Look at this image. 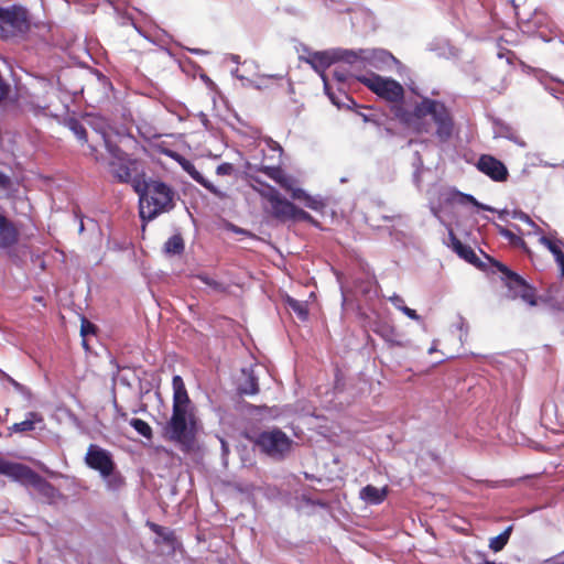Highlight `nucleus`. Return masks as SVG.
<instances>
[{
    "label": "nucleus",
    "instance_id": "obj_22",
    "mask_svg": "<svg viewBox=\"0 0 564 564\" xmlns=\"http://www.w3.org/2000/svg\"><path fill=\"white\" fill-rule=\"evenodd\" d=\"M446 195H447V200L448 202L457 203V204H460V205L473 204L474 206L478 207L479 209L488 210V212H495V208H492L491 206H488V205L479 203L473 195L464 194V193L455 191V189L448 191L446 193Z\"/></svg>",
    "mask_w": 564,
    "mask_h": 564
},
{
    "label": "nucleus",
    "instance_id": "obj_44",
    "mask_svg": "<svg viewBox=\"0 0 564 564\" xmlns=\"http://www.w3.org/2000/svg\"><path fill=\"white\" fill-rule=\"evenodd\" d=\"M389 301L392 303V305L401 311V308H403L405 305H404V300L398 295V294H393L389 297Z\"/></svg>",
    "mask_w": 564,
    "mask_h": 564
},
{
    "label": "nucleus",
    "instance_id": "obj_38",
    "mask_svg": "<svg viewBox=\"0 0 564 564\" xmlns=\"http://www.w3.org/2000/svg\"><path fill=\"white\" fill-rule=\"evenodd\" d=\"M422 165H423L422 159L419 155V153H416L415 172L413 174V180L417 187H420V183H421L420 175H421Z\"/></svg>",
    "mask_w": 564,
    "mask_h": 564
},
{
    "label": "nucleus",
    "instance_id": "obj_26",
    "mask_svg": "<svg viewBox=\"0 0 564 564\" xmlns=\"http://www.w3.org/2000/svg\"><path fill=\"white\" fill-rule=\"evenodd\" d=\"M106 484V488L109 491H119L124 486L123 476L115 469L109 470L107 475L100 476Z\"/></svg>",
    "mask_w": 564,
    "mask_h": 564
},
{
    "label": "nucleus",
    "instance_id": "obj_46",
    "mask_svg": "<svg viewBox=\"0 0 564 564\" xmlns=\"http://www.w3.org/2000/svg\"><path fill=\"white\" fill-rule=\"evenodd\" d=\"M545 564H564V551L555 557L546 560Z\"/></svg>",
    "mask_w": 564,
    "mask_h": 564
},
{
    "label": "nucleus",
    "instance_id": "obj_21",
    "mask_svg": "<svg viewBox=\"0 0 564 564\" xmlns=\"http://www.w3.org/2000/svg\"><path fill=\"white\" fill-rule=\"evenodd\" d=\"M263 174L268 177L280 184L284 189H292V185H294V180L286 175L282 169L275 166H261L259 169Z\"/></svg>",
    "mask_w": 564,
    "mask_h": 564
},
{
    "label": "nucleus",
    "instance_id": "obj_49",
    "mask_svg": "<svg viewBox=\"0 0 564 564\" xmlns=\"http://www.w3.org/2000/svg\"><path fill=\"white\" fill-rule=\"evenodd\" d=\"M269 147L272 149V150H276L279 151V153L281 154L282 153V148L280 147V144H278L276 142L270 140L269 141Z\"/></svg>",
    "mask_w": 564,
    "mask_h": 564
},
{
    "label": "nucleus",
    "instance_id": "obj_51",
    "mask_svg": "<svg viewBox=\"0 0 564 564\" xmlns=\"http://www.w3.org/2000/svg\"><path fill=\"white\" fill-rule=\"evenodd\" d=\"M458 327H459L460 332H463L464 327H466V323L462 317H459Z\"/></svg>",
    "mask_w": 564,
    "mask_h": 564
},
{
    "label": "nucleus",
    "instance_id": "obj_41",
    "mask_svg": "<svg viewBox=\"0 0 564 564\" xmlns=\"http://www.w3.org/2000/svg\"><path fill=\"white\" fill-rule=\"evenodd\" d=\"M288 191L291 192V196L294 199L305 200V198L307 196V193L304 189L294 187V185H292V189H288Z\"/></svg>",
    "mask_w": 564,
    "mask_h": 564
},
{
    "label": "nucleus",
    "instance_id": "obj_33",
    "mask_svg": "<svg viewBox=\"0 0 564 564\" xmlns=\"http://www.w3.org/2000/svg\"><path fill=\"white\" fill-rule=\"evenodd\" d=\"M130 425L142 436L147 438H151L152 436V429L151 426L141 419H131Z\"/></svg>",
    "mask_w": 564,
    "mask_h": 564
},
{
    "label": "nucleus",
    "instance_id": "obj_43",
    "mask_svg": "<svg viewBox=\"0 0 564 564\" xmlns=\"http://www.w3.org/2000/svg\"><path fill=\"white\" fill-rule=\"evenodd\" d=\"M334 78L339 83H345L348 78V70L344 68H336L333 73Z\"/></svg>",
    "mask_w": 564,
    "mask_h": 564
},
{
    "label": "nucleus",
    "instance_id": "obj_18",
    "mask_svg": "<svg viewBox=\"0 0 564 564\" xmlns=\"http://www.w3.org/2000/svg\"><path fill=\"white\" fill-rule=\"evenodd\" d=\"M87 123L97 134L100 135L106 149H109V144H113L111 141L112 128L104 117L88 116Z\"/></svg>",
    "mask_w": 564,
    "mask_h": 564
},
{
    "label": "nucleus",
    "instance_id": "obj_31",
    "mask_svg": "<svg viewBox=\"0 0 564 564\" xmlns=\"http://www.w3.org/2000/svg\"><path fill=\"white\" fill-rule=\"evenodd\" d=\"M241 394H257L259 392L258 378L253 375V371L247 373L246 381L239 386Z\"/></svg>",
    "mask_w": 564,
    "mask_h": 564
},
{
    "label": "nucleus",
    "instance_id": "obj_6",
    "mask_svg": "<svg viewBox=\"0 0 564 564\" xmlns=\"http://www.w3.org/2000/svg\"><path fill=\"white\" fill-rule=\"evenodd\" d=\"M348 50H334V51H324V52H315L311 54L306 62L312 66V68L319 74L323 83L324 89L330 101L338 108L348 107V102H352V100L348 97V95L341 90L338 94H335L330 90L327 77L325 75V70L335 62L344 61L346 62L345 53Z\"/></svg>",
    "mask_w": 564,
    "mask_h": 564
},
{
    "label": "nucleus",
    "instance_id": "obj_53",
    "mask_svg": "<svg viewBox=\"0 0 564 564\" xmlns=\"http://www.w3.org/2000/svg\"><path fill=\"white\" fill-rule=\"evenodd\" d=\"M231 59H232L235 63H238V62H239V56H238V55H232V56H231Z\"/></svg>",
    "mask_w": 564,
    "mask_h": 564
},
{
    "label": "nucleus",
    "instance_id": "obj_54",
    "mask_svg": "<svg viewBox=\"0 0 564 564\" xmlns=\"http://www.w3.org/2000/svg\"><path fill=\"white\" fill-rule=\"evenodd\" d=\"M192 52L195 53V54H202L203 53V51L199 50V48L192 50Z\"/></svg>",
    "mask_w": 564,
    "mask_h": 564
},
{
    "label": "nucleus",
    "instance_id": "obj_29",
    "mask_svg": "<svg viewBox=\"0 0 564 564\" xmlns=\"http://www.w3.org/2000/svg\"><path fill=\"white\" fill-rule=\"evenodd\" d=\"M285 301L288 306L297 315L300 319H307L308 308L306 302L297 301L291 296H288Z\"/></svg>",
    "mask_w": 564,
    "mask_h": 564
},
{
    "label": "nucleus",
    "instance_id": "obj_27",
    "mask_svg": "<svg viewBox=\"0 0 564 564\" xmlns=\"http://www.w3.org/2000/svg\"><path fill=\"white\" fill-rule=\"evenodd\" d=\"M510 217H512L513 219H517V220H520L524 224L528 225L529 227V230L527 232H522L521 229L513 225V228L520 232L521 235H524V234H528V235H531V234H534V235H538L540 234V228L535 225V223L530 218V216L525 213H523L522 210H512L511 214H510Z\"/></svg>",
    "mask_w": 564,
    "mask_h": 564
},
{
    "label": "nucleus",
    "instance_id": "obj_34",
    "mask_svg": "<svg viewBox=\"0 0 564 564\" xmlns=\"http://www.w3.org/2000/svg\"><path fill=\"white\" fill-rule=\"evenodd\" d=\"M499 235L509 240L514 246L523 245V240L520 236L516 235L512 230L502 227L501 225L495 224Z\"/></svg>",
    "mask_w": 564,
    "mask_h": 564
},
{
    "label": "nucleus",
    "instance_id": "obj_9",
    "mask_svg": "<svg viewBox=\"0 0 564 564\" xmlns=\"http://www.w3.org/2000/svg\"><path fill=\"white\" fill-rule=\"evenodd\" d=\"M356 79L386 101L400 102L403 99L404 89L402 85L392 78L369 73L356 76Z\"/></svg>",
    "mask_w": 564,
    "mask_h": 564
},
{
    "label": "nucleus",
    "instance_id": "obj_2",
    "mask_svg": "<svg viewBox=\"0 0 564 564\" xmlns=\"http://www.w3.org/2000/svg\"><path fill=\"white\" fill-rule=\"evenodd\" d=\"M395 116L406 128L417 133L430 131V124L426 121V117L430 116L437 126L436 135L441 141H446L452 135L451 115L445 105L438 100L424 97L411 111L398 107Z\"/></svg>",
    "mask_w": 564,
    "mask_h": 564
},
{
    "label": "nucleus",
    "instance_id": "obj_4",
    "mask_svg": "<svg viewBox=\"0 0 564 564\" xmlns=\"http://www.w3.org/2000/svg\"><path fill=\"white\" fill-rule=\"evenodd\" d=\"M33 29H45V25L32 23L26 8L19 4L0 7V40L25 41Z\"/></svg>",
    "mask_w": 564,
    "mask_h": 564
},
{
    "label": "nucleus",
    "instance_id": "obj_10",
    "mask_svg": "<svg viewBox=\"0 0 564 564\" xmlns=\"http://www.w3.org/2000/svg\"><path fill=\"white\" fill-rule=\"evenodd\" d=\"M253 442L261 452L276 459L283 458L291 451L293 444V441L279 429L259 433Z\"/></svg>",
    "mask_w": 564,
    "mask_h": 564
},
{
    "label": "nucleus",
    "instance_id": "obj_55",
    "mask_svg": "<svg viewBox=\"0 0 564 564\" xmlns=\"http://www.w3.org/2000/svg\"><path fill=\"white\" fill-rule=\"evenodd\" d=\"M203 123H204L205 126H206V123H207V118H206V116H205V115L203 116Z\"/></svg>",
    "mask_w": 564,
    "mask_h": 564
},
{
    "label": "nucleus",
    "instance_id": "obj_24",
    "mask_svg": "<svg viewBox=\"0 0 564 564\" xmlns=\"http://www.w3.org/2000/svg\"><path fill=\"white\" fill-rule=\"evenodd\" d=\"M43 421L44 420H43L42 414H40L37 412H29L25 415V420H23L19 423H14L12 425L11 430L17 433L33 431L35 429V425L37 423H43Z\"/></svg>",
    "mask_w": 564,
    "mask_h": 564
},
{
    "label": "nucleus",
    "instance_id": "obj_42",
    "mask_svg": "<svg viewBox=\"0 0 564 564\" xmlns=\"http://www.w3.org/2000/svg\"><path fill=\"white\" fill-rule=\"evenodd\" d=\"M291 219H300V220H312V216L306 213L305 210L303 209H300L295 206V212L293 213V216L291 217Z\"/></svg>",
    "mask_w": 564,
    "mask_h": 564
},
{
    "label": "nucleus",
    "instance_id": "obj_47",
    "mask_svg": "<svg viewBox=\"0 0 564 564\" xmlns=\"http://www.w3.org/2000/svg\"><path fill=\"white\" fill-rule=\"evenodd\" d=\"M9 185H10V177L6 173L0 172V186L2 188H7V187H9Z\"/></svg>",
    "mask_w": 564,
    "mask_h": 564
},
{
    "label": "nucleus",
    "instance_id": "obj_8",
    "mask_svg": "<svg viewBox=\"0 0 564 564\" xmlns=\"http://www.w3.org/2000/svg\"><path fill=\"white\" fill-rule=\"evenodd\" d=\"M346 63L356 69L371 67L378 70H386L399 61L388 51L382 48L348 50L345 53Z\"/></svg>",
    "mask_w": 564,
    "mask_h": 564
},
{
    "label": "nucleus",
    "instance_id": "obj_50",
    "mask_svg": "<svg viewBox=\"0 0 564 564\" xmlns=\"http://www.w3.org/2000/svg\"><path fill=\"white\" fill-rule=\"evenodd\" d=\"M498 214H499L500 219H505L507 216H510L511 212L503 209V210L498 212Z\"/></svg>",
    "mask_w": 564,
    "mask_h": 564
},
{
    "label": "nucleus",
    "instance_id": "obj_57",
    "mask_svg": "<svg viewBox=\"0 0 564 564\" xmlns=\"http://www.w3.org/2000/svg\"><path fill=\"white\" fill-rule=\"evenodd\" d=\"M484 564H495L494 562L485 561Z\"/></svg>",
    "mask_w": 564,
    "mask_h": 564
},
{
    "label": "nucleus",
    "instance_id": "obj_7",
    "mask_svg": "<svg viewBox=\"0 0 564 564\" xmlns=\"http://www.w3.org/2000/svg\"><path fill=\"white\" fill-rule=\"evenodd\" d=\"M0 475L7 476L22 485L34 487L46 497H53L55 488L29 466L0 457Z\"/></svg>",
    "mask_w": 564,
    "mask_h": 564
},
{
    "label": "nucleus",
    "instance_id": "obj_14",
    "mask_svg": "<svg viewBox=\"0 0 564 564\" xmlns=\"http://www.w3.org/2000/svg\"><path fill=\"white\" fill-rule=\"evenodd\" d=\"M477 167L480 172L488 175L496 182L507 180L508 171L505 164L491 155H481L478 160Z\"/></svg>",
    "mask_w": 564,
    "mask_h": 564
},
{
    "label": "nucleus",
    "instance_id": "obj_13",
    "mask_svg": "<svg viewBox=\"0 0 564 564\" xmlns=\"http://www.w3.org/2000/svg\"><path fill=\"white\" fill-rule=\"evenodd\" d=\"M265 197L271 206L272 215L281 220L291 219L295 212V205L285 198H282L279 192L274 188H270Z\"/></svg>",
    "mask_w": 564,
    "mask_h": 564
},
{
    "label": "nucleus",
    "instance_id": "obj_56",
    "mask_svg": "<svg viewBox=\"0 0 564 564\" xmlns=\"http://www.w3.org/2000/svg\"><path fill=\"white\" fill-rule=\"evenodd\" d=\"M549 91H550L553 96L557 97V96L555 95V93H554V90H553V89H549Z\"/></svg>",
    "mask_w": 564,
    "mask_h": 564
},
{
    "label": "nucleus",
    "instance_id": "obj_19",
    "mask_svg": "<svg viewBox=\"0 0 564 564\" xmlns=\"http://www.w3.org/2000/svg\"><path fill=\"white\" fill-rule=\"evenodd\" d=\"M539 241L549 249V251L553 254L554 260L558 267V271L561 276L564 275V251L562 249V241L557 239H552L545 236H541Z\"/></svg>",
    "mask_w": 564,
    "mask_h": 564
},
{
    "label": "nucleus",
    "instance_id": "obj_48",
    "mask_svg": "<svg viewBox=\"0 0 564 564\" xmlns=\"http://www.w3.org/2000/svg\"><path fill=\"white\" fill-rule=\"evenodd\" d=\"M10 382H11V384H12V386L18 390V391H20V392H22V393H24V392H25V393L30 394V391H29L24 386H22L21 383L17 382V381H15V380H13V379H10Z\"/></svg>",
    "mask_w": 564,
    "mask_h": 564
},
{
    "label": "nucleus",
    "instance_id": "obj_1",
    "mask_svg": "<svg viewBox=\"0 0 564 564\" xmlns=\"http://www.w3.org/2000/svg\"><path fill=\"white\" fill-rule=\"evenodd\" d=\"M172 386L173 411L164 431L169 440L189 446L194 442L197 432L196 416L181 376L173 377Z\"/></svg>",
    "mask_w": 564,
    "mask_h": 564
},
{
    "label": "nucleus",
    "instance_id": "obj_16",
    "mask_svg": "<svg viewBox=\"0 0 564 564\" xmlns=\"http://www.w3.org/2000/svg\"><path fill=\"white\" fill-rule=\"evenodd\" d=\"M147 525L155 534L154 543L156 545L165 547L167 552H175L180 547V541L173 530L154 522H148Z\"/></svg>",
    "mask_w": 564,
    "mask_h": 564
},
{
    "label": "nucleus",
    "instance_id": "obj_39",
    "mask_svg": "<svg viewBox=\"0 0 564 564\" xmlns=\"http://www.w3.org/2000/svg\"><path fill=\"white\" fill-rule=\"evenodd\" d=\"M304 202H305V206L306 207H308L311 209H314V210H318L323 206L321 199H318L316 197H312L308 194H307V196H306Z\"/></svg>",
    "mask_w": 564,
    "mask_h": 564
},
{
    "label": "nucleus",
    "instance_id": "obj_15",
    "mask_svg": "<svg viewBox=\"0 0 564 564\" xmlns=\"http://www.w3.org/2000/svg\"><path fill=\"white\" fill-rule=\"evenodd\" d=\"M19 241V230L14 223L8 218L4 209L0 206V249L7 250Z\"/></svg>",
    "mask_w": 564,
    "mask_h": 564
},
{
    "label": "nucleus",
    "instance_id": "obj_30",
    "mask_svg": "<svg viewBox=\"0 0 564 564\" xmlns=\"http://www.w3.org/2000/svg\"><path fill=\"white\" fill-rule=\"evenodd\" d=\"M511 531H512V527L510 525L503 532H501L499 535L491 538L489 541V547L494 552L501 551L508 543Z\"/></svg>",
    "mask_w": 564,
    "mask_h": 564
},
{
    "label": "nucleus",
    "instance_id": "obj_35",
    "mask_svg": "<svg viewBox=\"0 0 564 564\" xmlns=\"http://www.w3.org/2000/svg\"><path fill=\"white\" fill-rule=\"evenodd\" d=\"M69 128L78 140L83 141V142L87 141L86 129L80 122L73 120L69 122Z\"/></svg>",
    "mask_w": 564,
    "mask_h": 564
},
{
    "label": "nucleus",
    "instance_id": "obj_36",
    "mask_svg": "<svg viewBox=\"0 0 564 564\" xmlns=\"http://www.w3.org/2000/svg\"><path fill=\"white\" fill-rule=\"evenodd\" d=\"M197 279L200 280L204 284L210 286L215 291H223L224 286L218 281L214 280L213 278L206 275V274H199L197 275Z\"/></svg>",
    "mask_w": 564,
    "mask_h": 564
},
{
    "label": "nucleus",
    "instance_id": "obj_37",
    "mask_svg": "<svg viewBox=\"0 0 564 564\" xmlns=\"http://www.w3.org/2000/svg\"><path fill=\"white\" fill-rule=\"evenodd\" d=\"M235 172V166L231 163H221L216 169V174L219 176L231 175Z\"/></svg>",
    "mask_w": 564,
    "mask_h": 564
},
{
    "label": "nucleus",
    "instance_id": "obj_45",
    "mask_svg": "<svg viewBox=\"0 0 564 564\" xmlns=\"http://www.w3.org/2000/svg\"><path fill=\"white\" fill-rule=\"evenodd\" d=\"M401 312L413 321L421 322L422 319L421 316L414 310L408 307L406 305L403 308H401Z\"/></svg>",
    "mask_w": 564,
    "mask_h": 564
},
{
    "label": "nucleus",
    "instance_id": "obj_40",
    "mask_svg": "<svg viewBox=\"0 0 564 564\" xmlns=\"http://www.w3.org/2000/svg\"><path fill=\"white\" fill-rule=\"evenodd\" d=\"M94 333H95V325L91 324L90 322H88L87 319H83L82 326H80L82 336L86 337L88 334H94Z\"/></svg>",
    "mask_w": 564,
    "mask_h": 564
},
{
    "label": "nucleus",
    "instance_id": "obj_20",
    "mask_svg": "<svg viewBox=\"0 0 564 564\" xmlns=\"http://www.w3.org/2000/svg\"><path fill=\"white\" fill-rule=\"evenodd\" d=\"M387 487L378 488L372 485L365 486L364 488H361L359 492L360 499L369 505H379L383 502L384 499L387 498Z\"/></svg>",
    "mask_w": 564,
    "mask_h": 564
},
{
    "label": "nucleus",
    "instance_id": "obj_17",
    "mask_svg": "<svg viewBox=\"0 0 564 564\" xmlns=\"http://www.w3.org/2000/svg\"><path fill=\"white\" fill-rule=\"evenodd\" d=\"M498 269L508 280V285L510 288L519 286L521 288V297L528 302L530 305H534L535 301L533 299V294L531 293L530 289L525 285L523 279L518 275L517 273L509 270L505 264L499 263Z\"/></svg>",
    "mask_w": 564,
    "mask_h": 564
},
{
    "label": "nucleus",
    "instance_id": "obj_5",
    "mask_svg": "<svg viewBox=\"0 0 564 564\" xmlns=\"http://www.w3.org/2000/svg\"><path fill=\"white\" fill-rule=\"evenodd\" d=\"M107 151L110 155L109 173L113 180L118 183L130 184L134 192H141L144 188L145 173L139 161L132 159L116 144H109Z\"/></svg>",
    "mask_w": 564,
    "mask_h": 564
},
{
    "label": "nucleus",
    "instance_id": "obj_12",
    "mask_svg": "<svg viewBox=\"0 0 564 564\" xmlns=\"http://www.w3.org/2000/svg\"><path fill=\"white\" fill-rule=\"evenodd\" d=\"M173 158L177 161V163L182 166V169L198 184L204 186L212 194L217 196L218 198H226V193L216 187L213 183L206 180L203 174L195 167V165L184 156L180 154H174Z\"/></svg>",
    "mask_w": 564,
    "mask_h": 564
},
{
    "label": "nucleus",
    "instance_id": "obj_52",
    "mask_svg": "<svg viewBox=\"0 0 564 564\" xmlns=\"http://www.w3.org/2000/svg\"><path fill=\"white\" fill-rule=\"evenodd\" d=\"M232 75H234L235 77H237L238 79H240V80H243V79H245V77H243L242 75H239V74H238V69H235V70L232 72Z\"/></svg>",
    "mask_w": 564,
    "mask_h": 564
},
{
    "label": "nucleus",
    "instance_id": "obj_23",
    "mask_svg": "<svg viewBox=\"0 0 564 564\" xmlns=\"http://www.w3.org/2000/svg\"><path fill=\"white\" fill-rule=\"evenodd\" d=\"M449 241L451 247L453 250L464 260H466L469 263H475L477 261V256L474 252V250L469 247L464 245L451 230L449 231Z\"/></svg>",
    "mask_w": 564,
    "mask_h": 564
},
{
    "label": "nucleus",
    "instance_id": "obj_28",
    "mask_svg": "<svg viewBox=\"0 0 564 564\" xmlns=\"http://www.w3.org/2000/svg\"><path fill=\"white\" fill-rule=\"evenodd\" d=\"M184 251V240L181 235H174L164 243V252L170 256L181 254Z\"/></svg>",
    "mask_w": 564,
    "mask_h": 564
},
{
    "label": "nucleus",
    "instance_id": "obj_32",
    "mask_svg": "<svg viewBox=\"0 0 564 564\" xmlns=\"http://www.w3.org/2000/svg\"><path fill=\"white\" fill-rule=\"evenodd\" d=\"M377 281L375 276H368L365 281H359L356 283V289L358 292L366 296H370L376 292Z\"/></svg>",
    "mask_w": 564,
    "mask_h": 564
},
{
    "label": "nucleus",
    "instance_id": "obj_3",
    "mask_svg": "<svg viewBox=\"0 0 564 564\" xmlns=\"http://www.w3.org/2000/svg\"><path fill=\"white\" fill-rule=\"evenodd\" d=\"M139 195V209L142 220H152L174 207V192L163 182L144 178V188L135 192Z\"/></svg>",
    "mask_w": 564,
    "mask_h": 564
},
{
    "label": "nucleus",
    "instance_id": "obj_25",
    "mask_svg": "<svg viewBox=\"0 0 564 564\" xmlns=\"http://www.w3.org/2000/svg\"><path fill=\"white\" fill-rule=\"evenodd\" d=\"M376 333L392 346H403L402 341L399 339V334L395 328L389 324L378 325Z\"/></svg>",
    "mask_w": 564,
    "mask_h": 564
},
{
    "label": "nucleus",
    "instance_id": "obj_11",
    "mask_svg": "<svg viewBox=\"0 0 564 564\" xmlns=\"http://www.w3.org/2000/svg\"><path fill=\"white\" fill-rule=\"evenodd\" d=\"M85 464L99 473V475H107L109 470L115 469V462L109 451L96 445L90 444L85 455Z\"/></svg>",
    "mask_w": 564,
    "mask_h": 564
}]
</instances>
